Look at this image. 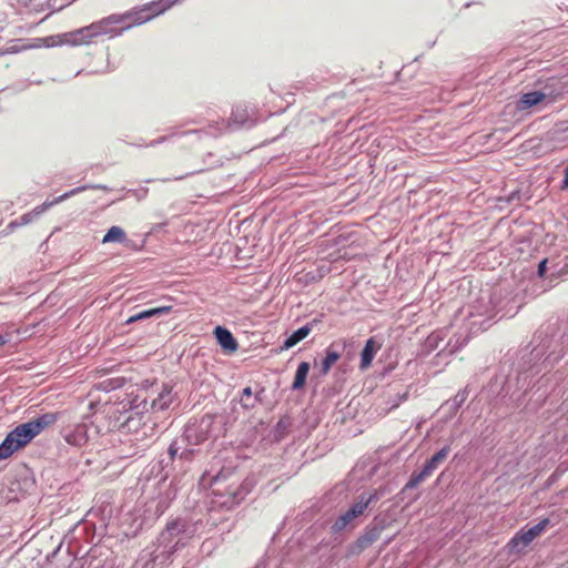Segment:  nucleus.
Instances as JSON below:
<instances>
[{"label":"nucleus","mask_w":568,"mask_h":568,"mask_svg":"<svg viewBox=\"0 0 568 568\" xmlns=\"http://www.w3.org/2000/svg\"><path fill=\"white\" fill-rule=\"evenodd\" d=\"M163 12V9L159 7L158 3H152L145 8H143L140 12H135L133 14L128 16H109L106 18H103L97 22L91 23L90 26H87L92 39H97L100 36H114L121 33L124 29H128L131 27V24L122 26V23L126 19H132L135 23H143L145 21H149L153 17L160 14Z\"/></svg>","instance_id":"obj_1"},{"label":"nucleus","mask_w":568,"mask_h":568,"mask_svg":"<svg viewBox=\"0 0 568 568\" xmlns=\"http://www.w3.org/2000/svg\"><path fill=\"white\" fill-rule=\"evenodd\" d=\"M123 434H131L136 442H143L155 434L156 424L150 413L130 410L118 426Z\"/></svg>","instance_id":"obj_2"},{"label":"nucleus","mask_w":568,"mask_h":568,"mask_svg":"<svg viewBox=\"0 0 568 568\" xmlns=\"http://www.w3.org/2000/svg\"><path fill=\"white\" fill-rule=\"evenodd\" d=\"M36 437L29 423L18 425L0 445V459H7L16 452L27 446Z\"/></svg>","instance_id":"obj_3"},{"label":"nucleus","mask_w":568,"mask_h":568,"mask_svg":"<svg viewBox=\"0 0 568 568\" xmlns=\"http://www.w3.org/2000/svg\"><path fill=\"white\" fill-rule=\"evenodd\" d=\"M39 41H41L47 47H80L84 44H90L91 42H93V39L90 34L88 27H83L73 31L64 32L44 39H39Z\"/></svg>","instance_id":"obj_4"},{"label":"nucleus","mask_w":568,"mask_h":568,"mask_svg":"<svg viewBox=\"0 0 568 568\" xmlns=\"http://www.w3.org/2000/svg\"><path fill=\"white\" fill-rule=\"evenodd\" d=\"M549 525L550 520L548 518H544L530 528H521L508 542L510 551H519L527 547L537 537L541 536Z\"/></svg>","instance_id":"obj_5"},{"label":"nucleus","mask_w":568,"mask_h":568,"mask_svg":"<svg viewBox=\"0 0 568 568\" xmlns=\"http://www.w3.org/2000/svg\"><path fill=\"white\" fill-rule=\"evenodd\" d=\"M559 97H561V90L559 91H549V92H540V91H532L527 92L520 95L518 101L516 102V110L519 112L527 111L545 100H548V102L556 101Z\"/></svg>","instance_id":"obj_6"},{"label":"nucleus","mask_w":568,"mask_h":568,"mask_svg":"<svg viewBox=\"0 0 568 568\" xmlns=\"http://www.w3.org/2000/svg\"><path fill=\"white\" fill-rule=\"evenodd\" d=\"M88 187L87 186H79V187H75V189H72L71 191L69 192H65L63 193L62 195L55 197L53 201H49V202H44L42 203L41 205L34 207L31 212L29 213H26L23 214L21 217H20V222H12L10 223V226H13V225H26L28 223H30L33 217H37L39 215H41L44 211H47L48 209H50L51 206L69 199L70 196H73L84 190H87Z\"/></svg>","instance_id":"obj_7"},{"label":"nucleus","mask_w":568,"mask_h":568,"mask_svg":"<svg viewBox=\"0 0 568 568\" xmlns=\"http://www.w3.org/2000/svg\"><path fill=\"white\" fill-rule=\"evenodd\" d=\"M382 526H373L367 527L365 531L356 539L354 544V551L362 552L369 546H372L375 541H377L383 531Z\"/></svg>","instance_id":"obj_8"},{"label":"nucleus","mask_w":568,"mask_h":568,"mask_svg":"<svg viewBox=\"0 0 568 568\" xmlns=\"http://www.w3.org/2000/svg\"><path fill=\"white\" fill-rule=\"evenodd\" d=\"M62 435L64 440L72 446L81 447L87 444L88 436V427L85 424H77L72 430H62Z\"/></svg>","instance_id":"obj_9"},{"label":"nucleus","mask_w":568,"mask_h":568,"mask_svg":"<svg viewBox=\"0 0 568 568\" xmlns=\"http://www.w3.org/2000/svg\"><path fill=\"white\" fill-rule=\"evenodd\" d=\"M61 415L62 413L59 412L45 413L34 419L29 420L28 423L31 426V429L33 430L34 435L38 436L44 429L55 424Z\"/></svg>","instance_id":"obj_10"},{"label":"nucleus","mask_w":568,"mask_h":568,"mask_svg":"<svg viewBox=\"0 0 568 568\" xmlns=\"http://www.w3.org/2000/svg\"><path fill=\"white\" fill-rule=\"evenodd\" d=\"M214 335L221 347L226 352L233 353L237 349V342L227 328L216 326L214 329Z\"/></svg>","instance_id":"obj_11"},{"label":"nucleus","mask_w":568,"mask_h":568,"mask_svg":"<svg viewBox=\"0 0 568 568\" xmlns=\"http://www.w3.org/2000/svg\"><path fill=\"white\" fill-rule=\"evenodd\" d=\"M172 387L164 385L156 398L152 400V408L158 410L166 409L173 402Z\"/></svg>","instance_id":"obj_12"},{"label":"nucleus","mask_w":568,"mask_h":568,"mask_svg":"<svg viewBox=\"0 0 568 568\" xmlns=\"http://www.w3.org/2000/svg\"><path fill=\"white\" fill-rule=\"evenodd\" d=\"M376 351L374 338L367 339L361 354V369H367L372 365Z\"/></svg>","instance_id":"obj_13"},{"label":"nucleus","mask_w":568,"mask_h":568,"mask_svg":"<svg viewBox=\"0 0 568 568\" xmlns=\"http://www.w3.org/2000/svg\"><path fill=\"white\" fill-rule=\"evenodd\" d=\"M171 311H172V306L171 305L160 306V307H154V308H150V310H146V311H142V312L131 316L126 321V324H131V323H134L136 321L145 320V318H149V317H152V316H155V315L168 314Z\"/></svg>","instance_id":"obj_14"},{"label":"nucleus","mask_w":568,"mask_h":568,"mask_svg":"<svg viewBox=\"0 0 568 568\" xmlns=\"http://www.w3.org/2000/svg\"><path fill=\"white\" fill-rule=\"evenodd\" d=\"M312 328L310 325H305L303 327H300L297 331H295L293 334H291L284 342L282 349H288L295 346L297 343L306 338Z\"/></svg>","instance_id":"obj_15"},{"label":"nucleus","mask_w":568,"mask_h":568,"mask_svg":"<svg viewBox=\"0 0 568 568\" xmlns=\"http://www.w3.org/2000/svg\"><path fill=\"white\" fill-rule=\"evenodd\" d=\"M377 499L376 493L366 496H361L359 500L354 504L348 511L354 518L363 515L367 507Z\"/></svg>","instance_id":"obj_16"},{"label":"nucleus","mask_w":568,"mask_h":568,"mask_svg":"<svg viewBox=\"0 0 568 568\" xmlns=\"http://www.w3.org/2000/svg\"><path fill=\"white\" fill-rule=\"evenodd\" d=\"M449 452V446L443 447L439 452H437L430 459H428L425 463L424 468L432 475L433 471L438 467V465L447 458Z\"/></svg>","instance_id":"obj_17"},{"label":"nucleus","mask_w":568,"mask_h":568,"mask_svg":"<svg viewBox=\"0 0 568 568\" xmlns=\"http://www.w3.org/2000/svg\"><path fill=\"white\" fill-rule=\"evenodd\" d=\"M125 243L128 242L124 230L120 226H112L102 239V243Z\"/></svg>","instance_id":"obj_18"},{"label":"nucleus","mask_w":568,"mask_h":568,"mask_svg":"<svg viewBox=\"0 0 568 568\" xmlns=\"http://www.w3.org/2000/svg\"><path fill=\"white\" fill-rule=\"evenodd\" d=\"M310 372V364L307 362H302L297 366V371L294 377V382L292 385L293 389H300L305 385L306 377Z\"/></svg>","instance_id":"obj_19"},{"label":"nucleus","mask_w":568,"mask_h":568,"mask_svg":"<svg viewBox=\"0 0 568 568\" xmlns=\"http://www.w3.org/2000/svg\"><path fill=\"white\" fill-rule=\"evenodd\" d=\"M341 358V354L334 349L332 346L326 349V356L322 361V374L326 375L332 366Z\"/></svg>","instance_id":"obj_20"},{"label":"nucleus","mask_w":568,"mask_h":568,"mask_svg":"<svg viewBox=\"0 0 568 568\" xmlns=\"http://www.w3.org/2000/svg\"><path fill=\"white\" fill-rule=\"evenodd\" d=\"M430 474L423 467L418 473H413L409 480L405 485V489H413L423 483Z\"/></svg>","instance_id":"obj_21"},{"label":"nucleus","mask_w":568,"mask_h":568,"mask_svg":"<svg viewBox=\"0 0 568 568\" xmlns=\"http://www.w3.org/2000/svg\"><path fill=\"white\" fill-rule=\"evenodd\" d=\"M355 518L347 510L343 515H341L332 526L333 532H339L347 527L349 523H352Z\"/></svg>","instance_id":"obj_22"},{"label":"nucleus","mask_w":568,"mask_h":568,"mask_svg":"<svg viewBox=\"0 0 568 568\" xmlns=\"http://www.w3.org/2000/svg\"><path fill=\"white\" fill-rule=\"evenodd\" d=\"M561 90V94L564 93L565 85L557 79H549V81L545 84L544 90L541 92L549 91H559Z\"/></svg>","instance_id":"obj_23"},{"label":"nucleus","mask_w":568,"mask_h":568,"mask_svg":"<svg viewBox=\"0 0 568 568\" xmlns=\"http://www.w3.org/2000/svg\"><path fill=\"white\" fill-rule=\"evenodd\" d=\"M215 493H216L217 495H225V494H226V495H229L233 500H235V499H240V498H242V497H243V496H242V491H241V490H239V489H237V490H235V489H229V490H226L225 493H222L219 488H216V489H215Z\"/></svg>","instance_id":"obj_24"},{"label":"nucleus","mask_w":568,"mask_h":568,"mask_svg":"<svg viewBox=\"0 0 568 568\" xmlns=\"http://www.w3.org/2000/svg\"><path fill=\"white\" fill-rule=\"evenodd\" d=\"M547 271V258H544L538 265V275L544 277Z\"/></svg>","instance_id":"obj_25"},{"label":"nucleus","mask_w":568,"mask_h":568,"mask_svg":"<svg viewBox=\"0 0 568 568\" xmlns=\"http://www.w3.org/2000/svg\"><path fill=\"white\" fill-rule=\"evenodd\" d=\"M562 187H568V166L565 169V178L562 181Z\"/></svg>","instance_id":"obj_26"},{"label":"nucleus","mask_w":568,"mask_h":568,"mask_svg":"<svg viewBox=\"0 0 568 568\" xmlns=\"http://www.w3.org/2000/svg\"><path fill=\"white\" fill-rule=\"evenodd\" d=\"M176 452H178V449L175 448V446H174V445H171V446L169 447V453H170V456H171L172 458L175 456Z\"/></svg>","instance_id":"obj_27"},{"label":"nucleus","mask_w":568,"mask_h":568,"mask_svg":"<svg viewBox=\"0 0 568 568\" xmlns=\"http://www.w3.org/2000/svg\"><path fill=\"white\" fill-rule=\"evenodd\" d=\"M8 342V339L0 334V346H3L6 343Z\"/></svg>","instance_id":"obj_28"},{"label":"nucleus","mask_w":568,"mask_h":568,"mask_svg":"<svg viewBox=\"0 0 568 568\" xmlns=\"http://www.w3.org/2000/svg\"><path fill=\"white\" fill-rule=\"evenodd\" d=\"M243 392H244V394H246V395H248V396L252 394V392H251V388H250V387H246Z\"/></svg>","instance_id":"obj_29"}]
</instances>
